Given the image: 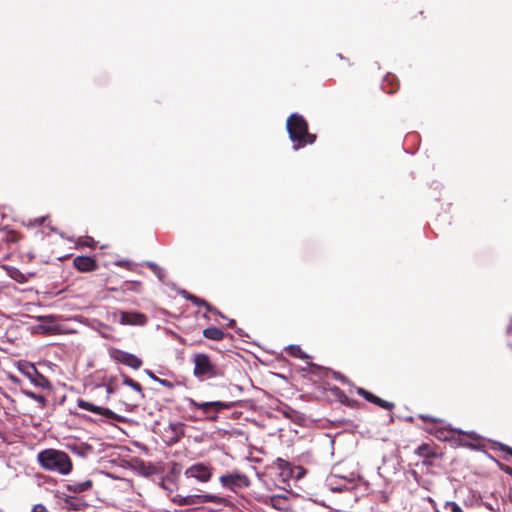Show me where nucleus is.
I'll use <instances>...</instances> for the list:
<instances>
[{
  "label": "nucleus",
  "mask_w": 512,
  "mask_h": 512,
  "mask_svg": "<svg viewBox=\"0 0 512 512\" xmlns=\"http://www.w3.org/2000/svg\"><path fill=\"white\" fill-rule=\"evenodd\" d=\"M286 128L294 150L312 144L316 140V135L308 132V124L300 114H291L287 119Z\"/></svg>",
  "instance_id": "nucleus-1"
},
{
  "label": "nucleus",
  "mask_w": 512,
  "mask_h": 512,
  "mask_svg": "<svg viewBox=\"0 0 512 512\" xmlns=\"http://www.w3.org/2000/svg\"><path fill=\"white\" fill-rule=\"evenodd\" d=\"M38 461L45 470L57 472L61 475H67L72 470L70 457L60 450L46 449L41 451L38 454Z\"/></svg>",
  "instance_id": "nucleus-2"
},
{
  "label": "nucleus",
  "mask_w": 512,
  "mask_h": 512,
  "mask_svg": "<svg viewBox=\"0 0 512 512\" xmlns=\"http://www.w3.org/2000/svg\"><path fill=\"white\" fill-rule=\"evenodd\" d=\"M193 362V374L199 380L204 381L218 376V369L207 354H195L193 357Z\"/></svg>",
  "instance_id": "nucleus-3"
},
{
  "label": "nucleus",
  "mask_w": 512,
  "mask_h": 512,
  "mask_svg": "<svg viewBox=\"0 0 512 512\" xmlns=\"http://www.w3.org/2000/svg\"><path fill=\"white\" fill-rule=\"evenodd\" d=\"M212 467L205 463H195L188 467L184 475L187 478H194L199 482H208L212 477Z\"/></svg>",
  "instance_id": "nucleus-4"
},
{
  "label": "nucleus",
  "mask_w": 512,
  "mask_h": 512,
  "mask_svg": "<svg viewBox=\"0 0 512 512\" xmlns=\"http://www.w3.org/2000/svg\"><path fill=\"white\" fill-rule=\"evenodd\" d=\"M111 357L113 359H115L116 361H118L126 366H129L135 370L139 369L142 365V360L140 358H138L134 354H131V353L119 350V349H114L111 352Z\"/></svg>",
  "instance_id": "nucleus-5"
},
{
  "label": "nucleus",
  "mask_w": 512,
  "mask_h": 512,
  "mask_svg": "<svg viewBox=\"0 0 512 512\" xmlns=\"http://www.w3.org/2000/svg\"><path fill=\"white\" fill-rule=\"evenodd\" d=\"M118 315L121 325L144 326L148 321L147 316L140 312L120 311Z\"/></svg>",
  "instance_id": "nucleus-6"
},
{
  "label": "nucleus",
  "mask_w": 512,
  "mask_h": 512,
  "mask_svg": "<svg viewBox=\"0 0 512 512\" xmlns=\"http://www.w3.org/2000/svg\"><path fill=\"white\" fill-rule=\"evenodd\" d=\"M77 406L81 409L99 414L105 418L115 419V420H118L120 418L115 412H113L109 408L97 406V405L90 403L88 401H85L83 399H79L77 401Z\"/></svg>",
  "instance_id": "nucleus-7"
},
{
  "label": "nucleus",
  "mask_w": 512,
  "mask_h": 512,
  "mask_svg": "<svg viewBox=\"0 0 512 512\" xmlns=\"http://www.w3.org/2000/svg\"><path fill=\"white\" fill-rule=\"evenodd\" d=\"M220 482L223 487L233 488L235 486H247L248 479L246 476L240 473H230L226 475H222L220 477Z\"/></svg>",
  "instance_id": "nucleus-8"
},
{
  "label": "nucleus",
  "mask_w": 512,
  "mask_h": 512,
  "mask_svg": "<svg viewBox=\"0 0 512 512\" xmlns=\"http://www.w3.org/2000/svg\"><path fill=\"white\" fill-rule=\"evenodd\" d=\"M357 393L362 396L364 399H366L367 401L375 404V405H378L384 409H387V410H391L394 408V404L391 403V402H388L386 400H383L381 398H379L378 396H375L373 395L372 393L368 392L367 390L363 389V388H358L357 390Z\"/></svg>",
  "instance_id": "nucleus-9"
},
{
  "label": "nucleus",
  "mask_w": 512,
  "mask_h": 512,
  "mask_svg": "<svg viewBox=\"0 0 512 512\" xmlns=\"http://www.w3.org/2000/svg\"><path fill=\"white\" fill-rule=\"evenodd\" d=\"M165 432L169 437V442L176 443L184 435V424L181 422L170 423Z\"/></svg>",
  "instance_id": "nucleus-10"
},
{
  "label": "nucleus",
  "mask_w": 512,
  "mask_h": 512,
  "mask_svg": "<svg viewBox=\"0 0 512 512\" xmlns=\"http://www.w3.org/2000/svg\"><path fill=\"white\" fill-rule=\"evenodd\" d=\"M74 266L82 272H89L95 269V261L88 256H78L74 259Z\"/></svg>",
  "instance_id": "nucleus-11"
},
{
  "label": "nucleus",
  "mask_w": 512,
  "mask_h": 512,
  "mask_svg": "<svg viewBox=\"0 0 512 512\" xmlns=\"http://www.w3.org/2000/svg\"><path fill=\"white\" fill-rule=\"evenodd\" d=\"M191 404L198 407L205 413H208L211 409H214L215 411H220L222 409L229 408V405L220 401L197 403L196 401L191 400Z\"/></svg>",
  "instance_id": "nucleus-12"
},
{
  "label": "nucleus",
  "mask_w": 512,
  "mask_h": 512,
  "mask_svg": "<svg viewBox=\"0 0 512 512\" xmlns=\"http://www.w3.org/2000/svg\"><path fill=\"white\" fill-rule=\"evenodd\" d=\"M27 377L34 383L36 386H43V382L46 381L45 378L37 372L34 365H26L25 369L22 370Z\"/></svg>",
  "instance_id": "nucleus-13"
},
{
  "label": "nucleus",
  "mask_w": 512,
  "mask_h": 512,
  "mask_svg": "<svg viewBox=\"0 0 512 512\" xmlns=\"http://www.w3.org/2000/svg\"><path fill=\"white\" fill-rule=\"evenodd\" d=\"M92 487V481L85 480L81 482H73L68 485V490L74 493H82L89 490Z\"/></svg>",
  "instance_id": "nucleus-14"
},
{
  "label": "nucleus",
  "mask_w": 512,
  "mask_h": 512,
  "mask_svg": "<svg viewBox=\"0 0 512 512\" xmlns=\"http://www.w3.org/2000/svg\"><path fill=\"white\" fill-rule=\"evenodd\" d=\"M203 335L205 338L214 340V341H220L224 338L223 331L216 327H208V328L204 329Z\"/></svg>",
  "instance_id": "nucleus-15"
},
{
  "label": "nucleus",
  "mask_w": 512,
  "mask_h": 512,
  "mask_svg": "<svg viewBox=\"0 0 512 512\" xmlns=\"http://www.w3.org/2000/svg\"><path fill=\"white\" fill-rule=\"evenodd\" d=\"M40 329L45 333H55L59 330V327L51 317H47L40 325Z\"/></svg>",
  "instance_id": "nucleus-16"
},
{
  "label": "nucleus",
  "mask_w": 512,
  "mask_h": 512,
  "mask_svg": "<svg viewBox=\"0 0 512 512\" xmlns=\"http://www.w3.org/2000/svg\"><path fill=\"white\" fill-rule=\"evenodd\" d=\"M200 494L187 495L185 496V506L199 505L200 503Z\"/></svg>",
  "instance_id": "nucleus-17"
},
{
  "label": "nucleus",
  "mask_w": 512,
  "mask_h": 512,
  "mask_svg": "<svg viewBox=\"0 0 512 512\" xmlns=\"http://www.w3.org/2000/svg\"><path fill=\"white\" fill-rule=\"evenodd\" d=\"M285 500V497L276 495L271 497L270 502L274 508L281 510L283 508V503L285 502Z\"/></svg>",
  "instance_id": "nucleus-18"
},
{
  "label": "nucleus",
  "mask_w": 512,
  "mask_h": 512,
  "mask_svg": "<svg viewBox=\"0 0 512 512\" xmlns=\"http://www.w3.org/2000/svg\"><path fill=\"white\" fill-rule=\"evenodd\" d=\"M185 297H186L188 300L192 301L194 304H196V305H198V306H200V305L205 306V307L207 308V310H208V311H210V310H211L210 305H209L205 300L200 299V298H198V297H196V296H194V295H190V294L186 295Z\"/></svg>",
  "instance_id": "nucleus-19"
},
{
  "label": "nucleus",
  "mask_w": 512,
  "mask_h": 512,
  "mask_svg": "<svg viewBox=\"0 0 512 512\" xmlns=\"http://www.w3.org/2000/svg\"><path fill=\"white\" fill-rule=\"evenodd\" d=\"M452 429H447V428H439L436 432H435V436L438 438V439H442V440H447L449 437H451V433H452Z\"/></svg>",
  "instance_id": "nucleus-20"
},
{
  "label": "nucleus",
  "mask_w": 512,
  "mask_h": 512,
  "mask_svg": "<svg viewBox=\"0 0 512 512\" xmlns=\"http://www.w3.org/2000/svg\"><path fill=\"white\" fill-rule=\"evenodd\" d=\"M123 383L127 386H130L131 388H133L135 391H137L139 393L142 392L141 385L129 377H125Z\"/></svg>",
  "instance_id": "nucleus-21"
},
{
  "label": "nucleus",
  "mask_w": 512,
  "mask_h": 512,
  "mask_svg": "<svg viewBox=\"0 0 512 512\" xmlns=\"http://www.w3.org/2000/svg\"><path fill=\"white\" fill-rule=\"evenodd\" d=\"M289 350L291 355L296 356L298 358L304 359L306 358V354L300 349L299 346L291 345L289 346Z\"/></svg>",
  "instance_id": "nucleus-22"
},
{
  "label": "nucleus",
  "mask_w": 512,
  "mask_h": 512,
  "mask_svg": "<svg viewBox=\"0 0 512 512\" xmlns=\"http://www.w3.org/2000/svg\"><path fill=\"white\" fill-rule=\"evenodd\" d=\"M147 266L154 272V274L160 279H163V270L153 262H147Z\"/></svg>",
  "instance_id": "nucleus-23"
},
{
  "label": "nucleus",
  "mask_w": 512,
  "mask_h": 512,
  "mask_svg": "<svg viewBox=\"0 0 512 512\" xmlns=\"http://www.w3.org/2000/svg\"><path fill=\"white\" fill-rule=\"evenodd\" d=\"M200 498H201L200 499L201 504L216 502L219 499L217 496L212 495V494H201Z\"/></svg>",
  "instance_id": "nucleus-24"
},
{
  "label": "nucleus",
  "mask_w": 512,
  "mask_h": 512,
  "mask_svg": "<svg viewBox=\"0 0 512 512\" xmlns=\"http://www.w3.org/2000/svg\"><path fill=\"white\" fill-rule=\"evenodd\" d=\"M171 501L179 506H185V496L177 494L171 498Z\"/></svg>",
  "instance_id": "nucleus-25"
},
{
  "label": "nucleus",
  "mask_w": 512,
  "mask_h": 512,
  "mask_svg": "<svg viewBox=\"0 0 512 512\" xmlns=\"http://www.w3.org/2000/svg\"><path fill=\"white\" fill-rule=\"evenodd\" d=\"M393 79H394V77H393V76H389V75H388V76H386V77H385L384 82H383V86H382V88H383V90H384L385 92H387V93H392V92L394 91V89H393V88H391V89H389V90L387 89V84H388V83H390Z\"/></svg>",
  "instance_id": "nucleus-26"
},
{
  "label": "nucleus",
  "mask_w": 512,
  "mask_h": 512,
  "mask_svg": "<svg viewBox=\"0 0 512 512\" xmlns=\"http://www.w3.org/2000/svg\"><path fill=\"white\" fill-rule=\"evenodd\" d=\"M417 453L421 456H428L429 455V447L428 445H421L417 449Z\"/></svg>",
  "instance_id": "nucleus-27"
},
{
  "label": "nucleus",
  "mask_w": 512,
  "mask_h": 512,
  "mask_svg": "<svg viewBox=\"0 0 512 512\" xmlns=\"http://www.w3.org/2000/svg\"><path fill=\"white\" fill-rule=\"evenodd\" d=\"M448 506L451 508L452 512H463L462 508L455 502L448 503Z\"/></svg>",
  "instance_id": "nucleus-28"
},
{
  "label": "nucleus",
  "mask_w": 512,
  "mask_h": 512,
  "mask_svg": "<svg viewBox=\"0 0 512 512\" xmlns=\"http://www.w3.org/2000/svg\"><path fill=\"white\" fill-rule=\"evenodd\" d=\"M11 277L13 279H15L16 281H19V282H24L25 281V277L19 271H16L14 274H12Z\"/></svg>",
  "instance_id": "nucleus-29"
},
{
  "label": "nucleus",
  "mask_w": 512,
  "mask_h": 512,
  "mask_svg": "<svg viewBox=\"0 0 512 512\" xmlns=\"http://www.w3.org/2000/svg\"><path fill=\"white\" fill-rule=\"evenodd\" d=\"M31 512H48V510L46 509V507L42 504H36L33 508H32V511Z\"/></svg>",
  "instance_id": "nucleus-30"
},
{
  "label": "nucleus",
  "mask_w": 512,
  "mask_h": 512,
  "mask_svg": "<svg viewBox=\"0 0 512 512\" xmlns=\"http://www.w3.org/2000/svg\"><path fill=\"white\" fill-rule=\"evenodd\" d=\"M28 395H29L31 398H33V399H35L36 401H38V402H41V403H44V402H45V398H44L43 396H41V395H36V394H34V393H28Z\"/></svg>",
  "instance_id": "nucleus-31"
},
{
  "label": "nucleus",
  "mask_w": 512,
  "mask_h": 512,
  "mask_svg": "<svg viewBox=\"0 0 512 512\" xmlns=\"http://www.w3.org/2000/svg\"><path fill=\"white\" fill-rule=\"evenodd\" d=\"M157 382H159L161 385L165 386V387H171L172 384L168 381V380H165V379H156Z\"/></svg>",
  "instance_id": "nucleus-32"
},
{
  "label": "nucleus",
  "mask_w": 512,
  "mask_h": 512,
  "mask_svg": "<svg viewBox=\"0 0 512 512\" xmlns=\"http://www.w3.org/2000/svg\"><path fill=\"white\" fill-rule=\"evenodd\" d=\"M502 451L506 452L507 454L512 456V448L506 445H502L501 447Z\"/></svg>",
  "instance_id": "nucleus-33"
},
{
  "label": "nucleus",
  "mask_w": 512,
  "mask_h": 512,
  "mask_svg": "<svg viewBox=\"0 0 512 512\" xmlns=\"http://www.w3.org/2000/svg\"><path fill=\"white\" fill-rule=\"evenodd\" d=\"M161 487L166 490L167 492L171 493L172 492V489H170L166 484H165V481H162L161 482Z\"/></svg>",
  "instance_id": "nucleus-34"
},
{
  "label": "nucleus",
  "mask_w": 512,
  "mask_h": 512,
  "mask_svg": "<svg viewBox=\"0 0 512 512\" xmlns=\"http://www.w3.org/2000/svg\"><path fill=\"white\" fill-rule=\"evenodd\" d=\"M146 372H147V374L149 375V377H150L151 379H153L154 381H156V379H159V378H158V377H156V376H155L151 371L147 370Z\"/></svg>",
  "instance_id": "nucleus-35"
},
{
  "label": "nucleus",
  "mask_w": 512,
  "mask_h": 512,
  "mask_svg": "<svg viewBox=\"0 0 512 512\" xmlns=\"http://www.w3.org/2000/svg\"><path fill=\"white\" fill-rule=\"evenodd\" d=\"M421 418L424 419V420H431V421H437L436 419L430 417V416H424V415H421Z\"/></svg>",
  "instance_id": "nucleus-36"
},
{
  "label": "nucleus",
  "mask_w": 512,
  "mask_h": 512,
  "mask_svg": "<svg viewBox=\"0 0 512 512\" xmlns=\"http://www.w3.org/2000/svg\"><path fill=\"white\" fill-rule=\"evenodd\" d=\"M277 462L279 463L280 466L287 464L286 461H284L283 459H280V458L277 459Z\"/></svg>",
  "instance_id": "nucleus-37"
},
{
  "label": "nucleus",
  "mask_w": 512,
  "mask_h": 512,
  "mask_svg": "<svg viewBox=\"0 0 512 512\" xmlns=\"http://www.w3.org/2000/svg\"><path fill=\"white\" fill-rule=\"evenodd\" d=\"M116 264L119 266H124V265H128L129 263L127 261H118Z\"/></svg>",
  "instance_id": "nucleus-38"
},
{
  "label": "nucleus",
  "mask_w": 512,
  "mask_h": 512,
  "mask_svg": "<svg viewBox=\"0 0 512 512\" xmlns=\"http://www.w3.org/2000/svg\"><path fill=\"white\" fill-rule=\"evenodd\" d=\"M93 243H94V240L92 238H88L86 244L89 246H92Z\"/></svg>",
  "instance_id": "nucleus-39"
},
{
  "label": "nucleus",
  "mask_w": 512,
  "mask_h": 512,
  "mask_svg": "<svg viewBox=\"0 0 512 512\" xmlns=\"http://www.w3.org/2000/svg\"><path fill=\"white\" fill-rule=\"evenodd\" d=\"M107 393H108V395H109L110 393H112V389H111L110 387H107Z\"/></svg>",
  "instance_id": "nucleus-40"
},
{
  "label": "nucleus",
  "mask_w": 512,
  "mask_h": 512,
  "mask_svg": "<svg viewBox=\"0 0 512 512\" xmlns=\"http://www.w3.org/2000/svg\"><path fill=\"white\" fill-rule=\"evenodd\" d=\"M234 324V320H231L229 323V326H232Z\"/></svg>",
  "instance_id": "nucleus-41"
},
{
  "label": "nucleus",
  "mask_w": 512,
  "mask_h": 512,
  "mask_svg": "<svg viewBox=\"0 0 512 512\" xmlns=\"http://www.w3.org/2000/svg\"><path fill=\"white\" fill-rule=\"evenodd\" d=\"M510 474L512 475V469H511V472H510Z\"/></svg>",
  "instance_id": "nucleus-42"
}]
</instances>
